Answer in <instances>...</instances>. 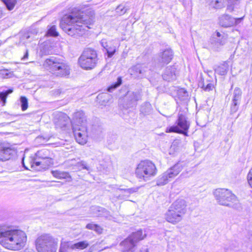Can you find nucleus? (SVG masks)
I'll return each instance as SVG.
<instances>
[{
  "instance_id": "obj_1",
  "label": "nucleus",
  "mask_w": 252,
  "mask_h": 252,
  "mask_svg": "<svg viewBox=\"0 0 252 252\" xmlns=\"http://www.w3.org/2000/svg\"><path fill=\"white\" fill-rule=\"evenodd\" d=\"M93 23V18L83 12H72L63 16L60 22L61 28L68 35L77 37L84 34Z\"/></svg>"
},
{
  "instance_id": "obj_2",
  "label": "nucleus",
  "mask_w": 252,
  "mask_h": 252,
  "mask_svg": "<svg viewBox=\"0 0 252 252\" xmlns=\"http://www.w3.org/2000/svg\"><path fill=\"white\" fill-rule=\"evenodd\" d=\"M26 241L27 236L23 231L11 227L0 230V244L7 249L20 250L24 247Z\"/></svg>"
},
{
  "instance_id": "obj_3",
  "label": "nucleus",
  "mask_w": 252,
  "mask_h": 252,
  "mask_svg": "<svg viewBox=\"0 0 252 252\" xmlns=\"http://www.w3.org/2000/svg\"><path fill=\"white\" fill-rule=\"evenodd\" d=\"M72 126L76 141L81 145L86 144L88 140V131L86 116L82 111L74 113Z\"/></svg>"
},
{
  "instance_id": "obj_4",
  "label": "nucleus",
  "mask_w": 252,
  "mask_h": 252,
  "mask_svg": "<svg viewBox=\"0 0 252 252\" xmlns=\"http://www.w3.org/2000/svg\"><path fill=\"white\" fill-rule=\"evenodd\" d=\"M217 202L221 205L240 210L242 207L237 197L229 189H218L214 192Z\"/></svg>"
},
{
  "instance_id": "obj_5",
  "label": "nucleus",
  "mask_w": 252,
  "mask_h": 252,
  "mask_svg": "<svg viewBox=\"0 0 252 252\" xmlns=\"http://www.w3.org/2000/svg\"><path fill=\"white\" fill-rule=\"evenodd\" d=\"M43 66L45 68L57 76H65L70 73L69 66L56 58L47 59L44 62Z\"/></svg>"
},
{
  "instance_id": "obj_6",
  "label": "nucleus",
  "mask_w": 252,
  "mask_h": 252,
  "mask_svg": "<svg viewBox=\"0 0 252 252\" xmlns=\"http://www.w3.org/2000/svg\"><path fill=\"white\" fill-rule=\"evenodd\" d=\"M157 172V170L155 164L148 160L141 161L135 170L136 177L145 181H147L151 177L155 176Z\"/></svg>"
},
{
  "instance_id": "obj_7",
  "label": "nucleus",
  "mask_w": 252,
  "mask_h": 252,
  "mask_svg": "<svg viewBox=\"0 0 252 252\" xmlns=\"http://www.w3.org/2000/svg\"><path fill=\"white\" fill-rule=\"evenodd\" d=\"M98 61L96 51L92 48H87L79 58L78 63L81 68L90 70L96 66Z\"/></svg>"
},
{
  "instance_id": "obj_8",
  "label": "nucleus",
  "mask_w": 252,
  "mask_h": 252,
  "mask_svg": "<svg viewBox=\"0 0 252 252\" xmlns=\"http://www.w3.org/2000/svg\"><path fill=\"white\" fill-rule=\"evenodd\" d=\"M35 246L38 252H56L57 241L50 234H44L36 239Z\"/></svg>"
},
{
  "instance_id": "obj_9",
  "label": "nucleus",
  "mask_w": 252,
  "mask_h": 252,
  "mask_svg": "<svg viewBox=\"0 0 252 252\" xmlns=\"http://www.w3.org/2000/svg\"><path fill=\"white\" fill-rule=\"evenodd\" d=\"M175 125L166 129L167 132H175L188 136V132L190 126V122L188 120L185 112L179 111Z\"/></svg>"
},
{
  "instance_id": "obj_10",
  "label": "nucleus",
  "mask_w": 252,
  "mask_h": 252,
  "mask_svg": "<svg viewBox=\"0 0 252 252\" xmlns=\"http://www.w3.org/2000/svg\"><path fill=\"white\" fill-rule=\"evenodd\" d=\"M184 162H179L159 175L157 180L158 186H163L170 181L182 170L184 166Z\"/></svg>"
},
{
  "instance_id": "obj_11",
  "label": "nucleus",
  "mask_w": 252,
  "mask_h": 252,
  "mask_svg": "<svg viewBox=\"0 0 252 252\" xmlns=\"http://www.w3.org/2000/svg\"><path fill=\"white\" fill-rule=\"evenodd\" d=\"M35 156L36 159H40V160L35 161V165L41 166L42 169H47L54 164L53 155L48 149H43L37 151L35 154Z\"/></svg>"
},
{
  "instance_id": "obj_12",
  "label": "nucleus",
  "mask_w": 252,
  "mask_h": 252,
  "mask_svg": "<svg viewBox=\"0 0 252 252\" xmlns=\"http://www.w3.org/2000/svg\"><path fill=\"white\" fill-rule=\"evenodd\" d=\"M17 154V149L8 143H0V160L5 161L13 158Z\"/></svg>"
},
{
  "instance_id": "obj_13",
  "label": "nucleus",
  "mask_w": 252,
  "mask_h": 252,
  "mask_svg": "<svg viewBox=\"0 0 252 252\" xmlns=\"http://www.w3.org/2000/svg\"><path fill=\"white\" fill-rule=\"evenodd\" d=\"M239 0H212L210 5L215 9H221L227 6V10L232 12Z\"/></svg>"
},
{
  "instance_id": "obj_14",
  "label": "nucleus",
  "mask_w": 252,
  "mask_h": 252,
  "mask_svg": "<svg viewBox=\"0 0 252 252\" xmlns=\"http://www.w3.org/2000/svg\"><path fill=\"white\" fill-rule=\"evenodd\" d=\"M137 235H141V233H132L127 238L121 242L120 246L123 252H134L135 251L137 244L132 239Z\"/></svg>"
},
{
  "instance_id": "obj_15",
  "label": "nucleus",
  "mask_w": 252,
  "mask_h": 252,
  "mask_svg": "<svg viewBox=\"0 0 252 252\" xmlns=\"http://www.w3.org/2000/svg\"><path fill=\"white\" fill-rule=\"evenodd\" d=\"M227 39L226 35L222 32L216 31L212 35L210 39V43L215 48H219L225 44Z\"/></svg>"
},
{
  "instance_id": "obj_16",
  "label": "nucleus",
  "mask_w": 252,
  "mask_h": 252,
  "mask_svg": "<svg viewBox=\"0 0 252 252\" xmlns=\"http://www.w3.org/2000/svg\"><path fill=\"white\" fill-rule=\"evenodd\" d=\"M141 95L139 92L128 91L126 95V108L135 106L137 102L141 99Z\"/></svg>"
},
{
  "instance_id": "obj_17",
  "label": "nucleus",
  "mask_w": 252,
  "mask_h": 252,
  "mask_svg": "<svg viewBox=\"0 0 252 252\" xmlns=\"http://www.w3.org/2000/svg\"><path fill=\"white\" fill-rule=\"evenodd\" d=\"M101 45L106 51L108 57L111 58L116 52L118 42L115 40L107 41L103 39L101 41Z\"/></svg>"
},
{
  "instance_id": "obj_18",
  "label": "nucleus",
  "mask_w": 252,
  "mask_h": 252,
  "mask_svg": "<svg viewBox=\"0 0 252 252\" xmlns=\"http://www.w3.org/2000/svg\"><path fill=\"white\" fill-rule=\"evenodd\" d=\"M173 56L172 51L170 49H166L158 53L157 62L161 65H163L170 63Z\"/></svg>"
},
{
  "instance_id": "obj_19",
  "label": "nucleus",
  "mask_w": 252,
  "mask_h": 252,
  "mask_svg": "<svg viewBox=\"0 0 252 252\" xmlns=\"http://www.w3.org/2000/svg\"><path fill=\"white\" fill-rule=\"evenodd\" d=\"M183 218L184 216L179 213H177V212L170 208L165 214V219L166 220L173 224H175L180 222Z\"/></svg>"
},
{
  "instance_id": "obj_20",
  "label": "nucleus",
  "mask_w": 252,
  "mask_h": 252,
  "mask_svg": "<svg viewBox=\"0 0 252 252\" xmlns=\"http://www.w3.org/2000/svg\"><path fill=\"white\" fill-rule=\"evenodd\" d=\"M241 19H235L227 14H224L219 18V24L223 27H229L237 24Z\"/></svg>"
},
{
  "instance_id": "obj_21",
  "label": "nucleus",
  "mask_w": 252,
  "mask_h": 252,
  "mask_svg": "<svg viewBox=\"0 0 252 252\" xmlns=\"http://www.w3.org/2000/svg\"><path fill=\"white\" fill-rule=\"evenodd\" d=\"M170 208L184 216L187 212L186 201L183 199H177L172 204Z\"/></svg>"
},
{
  "instance_id": "obj_22",
  "label": "nucleus",
  "mask_w": 252,
  "mask_h": 252,
  "mask_svg": "<svg viewBox=\"0 0 252 252\" xmlns=\"http://www.w3.org/2000/svg\"><path fill=\"white\" fill-rule=\"evenodd\" d=\"M138 189L139 188L118 189L116 190L115 196L118 199H126L130 194L137 191Z\"/></svg>"
},
{
  "instance_id": "obj_23",
  "label": "nucleus",
  "mask_w": 252,
  "mask_h": 252,
  "mask_svg": "<svg viewBox=\"0 0 252 252\" xmlns=\"http://www.w3.org/2000/svg\"><path fill=\"white\" fill-rule=\"evenodd\" d=\"M177 71L175 65L169 66L166 68L162 74L163 79L167 81H171L176 79Z\"/></svg>"
},
{
  "instance_id": "obj_24",
  "label": "nucleus",
  "mask_w": 252,
  "mask_h": 252,
  "mask_svg": "<svg viewBox=\"0 0 252 252\" xmlns=\"http://www.w3.org/2000/svg\"><path fill=\"white\" fill-rule=\"evenodd\" d=\"M54 120V123L57 127L63 128L66 126L69 121V117L63 113H59Z\"/></svg>"
},
{
  "instance_id": "obj_25",
  "label": "nucleus",
  "mask_w": 252,
  "mask_h": 252,
  "mask_svg": "<svg viewBox=\"0 0 252 252\" xmlns=\"http://www.w3.org/2000/svg\"><path fill=\"white\" fill-rule=\"evenodd\" d=\"M51 174L57 179H66L68 182L72 181L71 177L68 172L56 170L51 171Z\"/></svg>"
},
{
  "instance_id": "obj_26",
  "label": "nucleus",
  "mask_w": 252,
  "mask_h": 252,
  "mask_svg": "<svg viewBox=\"0 0 252 252\" xmlns=\"http://www.w3.org/2000/svg\"><path fill=\"white\" fill-rule=\"evenodd\" d=\"M146 71L145 67L141 64H136L129 68V72L134 77H140Z\"/></svg>"
},
{
  "instance_id": "obj_27",
  "label": "nucleus",
  "mask_w": 252,
  "mask_h": 252,
  "mask_svg": "<svg viewBox=\"0 0 252 252\" xmlns=\"http://www.w3.org/2000/svg\"><path fill=\"white\" fill-rule=\"evenodd\" d=\"M97 98L99 100V103L103 105H106L107 103L111 102V96L107 93H103L99 94Z\"/></svg>"
},
{
  "instance_id": "obj_28",
  "label": "nucleus",
  "mask_w": 252,
  "mask_h": 252,
  "mask_svg": "<svg viewBox=\"0 0 252 252\" xmlns=\"http://www.w3.org/2000/svg\"><path fill=\"white\" fill-rule=\"evenodd\" d=\"M103 210V208L102 207L97 206H92L90 209L91 216L92 217H100Z\"/></svg>"
},
{
  "instance_id": "obj_29",
  "label": "nucleus",
  "mask_w": 252,
  "mask_h": 252,
  "mask_svg": "<svg viewBox=\"0 0 252 252\" xmlns=\"http://www.w3.org/2000/svg\"><path fill=\"white\" fill-rule=\"evenodd\" d=\"M37 32H38L36 30H34L33 32L29 31L24 33H20V41L23 43L27 42L29 39L31 38L32 33L36 34Z\"/></svg>"
},
{
  "instance_id": "obj_30",
  "label": "nucleus",
  "mask_w": 252,
  "mask_h": 252,
  "mask_svg": "<svg viewBox=\"0 0 252 252\" xmlns=\"http://www.w3.org/2000/svg\"><path fill=\"white\" fill-rule=\"evenodd\" d=\"M89 245V244L87 241H83L72 244L71 245V246L73 250H82L87 248Z\"/></svg>"
},
{
  "instance_id": "obj_31",
  "label": "nucleus",
  "mask_w": 252,
  "mask_h": 252,
  "mask_svg": "<svg viewBox=\"0 0 252 252\" xmlns=\"http://www.w3.org/2000/svg\"><path fill=\"white\" fill-rule=\"evenodd\" d=\"M137 232H141V235H137L136 236L133 238V240L137 244L139 241L144 239L147 236L145 231L142 229L138 230V231L133 232L132 233H136Z\"/></svg>"
},
{
  "instance_id": "obj_32",
  "label": "nucleus",
  "mask_w": 252,
  "mask_h": 252,
  "mask_svg": "<svg viewBox=\"0 0 252 252\" xmlns=\"http://www.w3.org/2000/svg\"><path fill=\"white\" fill-rule=\"evenodd\" d=\"M12 92V90L9 89L5 92H0V99L2 102V105H4L6 102V98L8 95Z\"/></svg>"
},
{
  "instance_id": "obj_33",
  "label": "nucleus",
  "mask_w": 252,
  "mask_h": 252,
  "mask_svg": "<svg viewBox=\"0 0 252 252\" xmlns=\"http://www.w3.org/2000/svg\"><path fill=\"white\" fill-rule=\"evenodd\" d=\"M73 251L71 245L66 243H62L60 248V252H72Z\"/></svg>"
},
{
  "instance_id": "obj_34",
  "label": "nucleus",
  "mask_w": 252,
  "mask_h": 252,
  "mask_svg": "<svg viewBox=\"0 0 252 252\" xmlns=\"http://www.w3.org/2000/svg\"><path fill=\"white\" fill-rule=\"evenodd\" d=\"M1 0L4 3V4L6 6L7 8L9 10H12L14 8V7L17 2L16 0Z\"/></svg>"
},
{
  "instance_id": "obj_35",
  "label": "nucleus",
  "mask_w": 252,
  "mask_h": 252,
  "mask_svg": "<svg viewBox=\"0 0 252 252\" xmlns=\"http://www.w3.org/2000/svg\"><path fill=\"white\" fill-rule=\"evenodd\" d=\"M242 92L239 88H236L234 90L233 92V97L232 101H238L240 102L241 99V96Z\"/></svg>"
},
{
  "instance_id": "obj_36",
  "label": "nucleus",
  "mask_w": 252,
  "mask_h": 252,
  "mask_svg": "<svg viewBox=\"0 0 252 252\" xmlns=\"http://www.w3.org/2000/svg\"><path fill=\"white\" fill-rule=\"evenodd\" d=\"M178 97L181 100L186 99L188 97V93L186 90L183 88L180 89L177 92Z\"/></svg>"
},
{
  "instance_id": "obj_37",
  "label": "nucleus",
  "mask_w": 252,
  "mask_h": 252,
  "mask_svg": "<svg viewBox=\"0 0 252 252\" xmlns=\"http://www.w3.org/2000/svg\"><path fill=\"white\" fill-rule=\"evenodd\" d=\"M122 80L121 77H118L117 78V81L114 84L111 85L110 87H109L107 89V90L109 92H112L114 90L120 86L122 84Z\"/></svg>"
},
{
  "instance_id": "obj_38",
  "label": "nucleus",
  "mask_w": 252,
  "mask_h": 252,
  "mask_svg": "<svg viewBox=\"0 0 252 252\" xmlns=\"http://www.w3.org/2000/svg\"><path fill=\"white\" fill-rule=\"evenodd\" d=\"M215 71L220 75H224L227 73V68L225 66H218Z\"/></svg>"
},
{
  "instance_id": "obj_39",
  "label": "nucleus",
  "mask_w": 252,
  "mask_h": 252,
  "mask_svg": "<svg viewBox=\"0 0 252 252\" xmlns=\"http://www.w3.org/2000/svg\"><path fill=\"white\" fill-rule=\"evenodd\" d=\"M20 102L21 103V108L23 111H25L28 107V99L25 96L20 97Z\"/></svg>"
},
{
  "instance_id": "obj_40",
  "label": "nucleus",
  "mask_w": 252,
  "mask_h": 252,
  "mask_svg": "<svg viewBox=\"0 0 252 252\" xmlns=\"http://www.w3.org/2000/svg\"><path fill=\"white\" fill-rule=\"evenodd\" d=\"M47 34L52 36H57L59 35L58 32H57L56 27L55 26H51L48 30Z\"/></svg>"
},
{
  "instance_id": "obj_41",
  "label": "nucleus",
  "mask_w": 252,
  "mask_h": 252,
  "mask_svg": "<svg viewBox=\"0 0 252 252\" xmlns=\"http://www.w3.org/2000/svg\"><path fill=\"white\" fill-rule=\"evenodd\" d=\"M125 6L123 4H120L116 9V12L119 15H123L126 11Z\"/></svg>"
},
{
  "instance_id": "obj_42",
  "label": "nucleus",
  "mask_w": 252,
  "mask_h": 252,
  "mask_svg": "<svg viewBox=\"0 0 252 252\" xmlns=\"http://www.w3.org/2000/svg\"><path fill=\"white\" fill-rule=\"evenodd\" d=\"M100 217H104L109 220H111L113 219V217L110 215V212L105 208H103V210L102 212V214Z\"/></svg>"
},
{
  "instance_id": "obj_43",
  "label": "nucleus",
  "mask_w": 252,
  "mask_h": 252,
  "mask_svg": "<svg viewBox=\"0 0 252 252\" xmlns=\"http://www.w3.org/2000/svg\"><path fill=\"white\" fill-rule=\"evenodd\" d=\"M240 102L238 101H232L231 106V113H235L238 109L239 104Z\"/></svg>"
},
{
  "instance_id": "obj_44",
  "label": "nucleus",
  "mask_w": 252,
  "mask_h": 252,
  "mask_svg": "<svg viewBox=\"0 0 252 252\" xmlns=\"http://www.w3.org/2000/svg\"><path fill=\"white\" fill-rule=\"evenodd\" d=\"M247 179L249 184L252 188V168L250 170L248 174Z\"/></svg>"
},
{
  "instance_id": "obj_45",
  "label": "nucleus",
  "mask_w": 252,
  "mask_h": 252,
  "mask_svg": "<svg viewBox=\"0 0 252 252\" xmlns=\"http://www.w3.org/2000/svg\"><path fill=\"white\" fill-rule=\"evenodd\" d=\"M206 91H209L212 90L213 87V85L212 83H208L206 86L203 84L201 87Z\"/></svg>"
},
{
  "instance_id": "obj_46",
  "label": "nucleus",
  "mask_w": 252,
  "mask_h": 252,
  "mask_svg": "<svg viewBox=\"0 0 252 252\" xmlns=\"http://www.w3.org/2000/svg\"><path fill=\"white\" fill-rule=\"evenodd\" d=\"M96 225V224H94L93 222H91L87 224L86 226V228L88 229L94 230Z\"/></svg>"
},
{
  "instance_id": "obj_47",
  "label": "nucleus",
  "mask_w": 252,
  "mask_h": 252,
  "mask_svg": "<svg viewBox=\"0 0 252 252\" xmlns=\"http://www.w3.org/2000/svg\"><path fill=\"white\" fill-rule=\"evenodd\" d=\"M98 234H101L102 233V228L98 224L96 225L94 230Z\"/></svg>"
},
{
  "instance_id": "obj_48",
  "label": "nucleus",
  "mask_w": 252,
  "mask_h": 252,
  "mask_svg": "<svg viewBox=\"0 0 252 252\" xmlns=\"http://www.w3.org/2000/svg\"><path fill=\"white\" fill-rule=\"evenodd\" d=\"M50 139V137L49 136H38L36 138V139L37 140H41V139H43V140H45V141H47L49 140Z\"/></svg>"
},
{
  "instance_id": "obj_49",
  "label": "nucleus",
  "mask_w": 252,
  "mask_h": 252,
  "mask_svg": "<svg viewBox=\"0 0 252 252\" xmlns=\"http://www.w3.org/2000/svg\"><path fill=\"white\" fill-rule=\"evenodd\" d=\"M97 246L96 244H94L89 249V252H94V250L97 249Z\"/></svg>"
},
{
  "instance_id": "obj_50",
  "label": "nucleus",
  "mask_w": 252,
  "mask_h": 252,
  "mask_svg": "<svg viewBox=\"0 0 252 252\" xmlns=\"http://www.w3.org/2000/svg\"><path fill=\"white\" fill-rule=\"evenodd\" d=\"M78 165L80 166H82V169H88V168L86 166V165L84 163V162H80V163H78ZM80 170L81 169V168L79 169Z\"/></svg>"
},
{
  "instance_id": "obj_51",
  "label": "nucleus",
  "mask_w": 252,
  "mask_h": 252,
  "mask_svg": "<svg viewBox=\"0 0 252 252\" xmlns=\"http://www.w3.org/2000/svg\"><path fill=\"white\" fill-rule=\"evenodd\" d=\"M28 50L26 51V53L25 54V55L24 56V57L22 58V60H24L28 58Z\"/></svg>"
},
{
  "instance_id": "obj_52",
  "label": "nucleus",
  "mask_w": 252,
  "mask_h": 252,
  "mask_svg": "<svg viewBox=\"0 0 252 252\" xmlns=\"http://www.w3.org/2000/svg\"><path fill=\"white\" fill-rule=\"evenodd\" d=\"M84 13V14H86V15H88V16H89V17H93V22H94V16H93V14H94V13H93V14H92L91 16L89 15L88 14H86V13ZM91 25L90 26V27H91Z\"/></svg>"
},
{
  "instance_id": "obj_53",
  "label": "nucleus",
  "mask_w": 252,
  "mask_h": 252,
  "mask_svg": "<svg viewBox=\"0 0 252 252\" xmlns=\"http://www.w3.org/2000/svg\"><path fill=\"white\" fill-rule=\"evenodd\" d=\"M24 157L23 158V159H22V164H23V166L26 168V169H28V168L25 166V163H24Z\"/></svg>"
},
{
  "instance_id": "obj_54",
  "label": "nucleus",
  "mask_w": 252,
  "mask_h": 252,
  "mask_svg": "<svg viewBox=\"0 0 252 252\" xmlns=\"http://www.w3.org/2000/svg\"><path fill=\"white\" fill-rule=\"evenodd\" d=\"M107 248H108V247H104L103 249H100V250H98V249H97V250L98 251H102L103 250H105V249H107Z\"/></svg>"
},
{
  "instance_id": "obj_55",
  "label": "nucleus",
  "mask_w": 252,
  "mask_h": 252,
  "mask_svg": "<svg viewBox=\"0 0 252 252\" xmlns=\"http://www.w3.org/2000/svg\"><path fill=\"white\" fill-rule=\"evenodd\" d=\"M2 15V11H1V10L0 9V17H1Z\"/></svg>"
}]
</instances>
